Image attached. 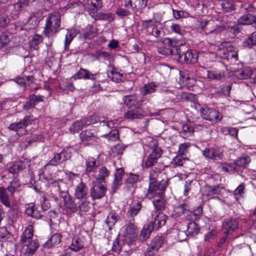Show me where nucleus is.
Returning a JSON list of instances; mask_svg holds the SVG:
<instances>
[{"label": "nucleus", "instance_id": "f257e3e1", "mask_svg": "<svg viewBox=\"0 0 256 256\" xmlns=\"http://www.w3.org/2000/svg\"><path fill=\"white\" fill-rule=\"evenodd\" d=\"M164 42L170 48H168L167 52L162 54L178 55L179 62L182 64H194L197 62L198 54L196 50H190L186 52L182 51L181 48L174 46L172 40L169 38H166Z\"/></svg>", "mask_w": 256, "mask_h": 256}, {"label": "nucleus", "instance_id": "f03ea898", "mask_svg": "<svg viewBox=\"0 0 256 256\" xmlns=\"http://www.w3.org/2000/svg\"><path fill=\"white\" fill-rule=\"evenodd\" d=\"M33 235V227L29 225L21 236L22 252L24 256H32L39 247L38 240L34 239Z\"/></svg>", "mask_w": 256, "mask_h": 256}, {"label": "nucleus", "instance_id": "7ed1b4c3", "mask_svg": "<svg viewBox=\"0 0 256 256\" xmlns=\"http://www.w3.org/2000/svg\"><path fill=\"white\" fill-rule=\"evenodd\" d=\"M61 25V15L58 12L49 14L45 20L44 35L50 38L54 36L60 30Z\"/></svg>", "mask_w": 256, "mask_h": 256}, {"label": "nucleus", "instance_id": "20e7f679", "mask_svg": "<svg viewBox=\"0 0 256 256\" xmlns=\"http://www.w3.org/2000/svg\"><path fill=\"white\" fill-rule=\"evenodd\" d=\"M160 174V171L158 168L153 170L150 172L149 186L148 191L150 197L152 196V194L154 192H157L158 194H162V192L166 190V188L168 186V180H162L159 183L157 182V179Z\"/></svg>", "mask_w": 256, "mask_h": 256}, {"label": "nucleus", "instance_id": "39448f33", "mask_svg": "<svg viewBox=\"0 0 256 256\" xmlns=\"http://www.w3.org/2000/svg\"><path fill=\"white\" fill-rule=\"evenodd\" d=\"M168 218V216L163 213L158 214L154 218V222H152L144 226L140 235V239L142 240L148 239L154 229L158 230L165 225Z\"/></svg>", "mask_w": 256, "mask_h": 256}, {"label": "nucleus", "instance_id": "423d86ee", "mask_svg": "<svg viewBox=\"0 0 256 256\" xmlns=\"http://www.w3.org/2000/svg\"><path fill=\"white\" fill-rule=\"evenodd\" d=\"M250 162L248 156L240 158L234 161L232 163H225L221 164V169L223 172L234 174L238 172L244 168H246Z\"/></svg>", "mask_w": 256, "mask_h": 256}, {"label": "nucleus", "instance_id": "0eeeda50", "mask_svg": "<svg viewBox=\"0 0 256 256\" xmlns=\"http://www.w3.org/2000/svg\"><path fill=\"white\" fill-rule=\"evenodd\" d=\"M200 112L203 119L210 121L212 124L220 122L222 118V114L218 110L206 106L202 107Z\"/></svg>", "mask_w": 256, "mask_h": 256}, {"label": "nucleus", "instance_id": "6e6552de", "mask_svg": "<svg viewBox=\"0 0 256 256\" xmlns=\"http://www.w3.org/2000/svg\"><path fill=\"white\" fill-rule=\"evenodd\" d=\"M123 231L126 242L129 245L134 244L138 236L136 226L134 223L130 221L123 227Z\"/></svg>", "mask_w": 256, "mask_h": 256}, {"label": "nucleus", "instance_id": "1a4fd4ad", "mask_svg": "<svg viewBox=\"0 0 256 256\" xmlns=\"http://www.w3.org/2000/svg\"><path fill=\"white\" fill-rule=\"evenodd\" d=\"M70 157L71 154L70 152H68V150H63L60 152L54 154L53 158L46 165V166L49 165L52 166L60 165L70 159Z\"/></svg>", "mask_w": 256, "mask_h": 256}, {"label": "nucleus", "instance_id": "9d476101", "mask_svg": "<svg viewBox=\"0 0 256 256\" xmlns=\"http://www.w3.org/2000/svg\"><path fill=\"white\" fill-rule=\"evenodd\" d=\"M142 208L141 202L137 200H133L128 204L126 212V217L130 222L134 220V218Z\"/></svg>", "mask_w": 256, "mask_h": 256}, {"label": "nucleus", "instance_id": "9b49d317", "mask_svg": "<svg viewBox=\"0 0 256 256\" xmlns=\"http://www.w3.org/2000/svg\"><path fill=\"white\" fill-rule=\"evenodd\" d=\"M122 101L128 108H141L143 102V100L136 94L124 96Z\"/></svg>", "mask_w": 256, "mask_h": 256}, {"label": "nucleus", "instance_id": "f8f14e48", "mask_svg": "<svg viewBox=\"0 0 256 256\" xmlns=\"http://www.w3.org/2000/svg\"><path fill=\"white\" fill-rule=\"evenodd\" d=\"M92 187L90 190V196L93 200L100 199L104 196L106 188L101 183L93 182Z\"/></svg>", "mask_w": 256, "mask_h": 256}, {"label": "nucleus", "instance_id": "ddd939ff", "mask_svg": "<svg viewBox=\"0 0 256 256\" xmlns=\"http://www.w3.org/2000/svg\"><path fill=\"white\" fill-rule=\"evenodd\" d=\"M222 226L224 232L226 236L232 234L238 228L237 220L232 218L225 219Z\"/></svg>", "mask_w": 256, "mask_h": 256}, {"label": "nucleus", "instance_id": "4468645a", "mask_svg": "<svg viewBox=\"0 0 256 256\" xmlns=\"http://www.w3.org/2000/svg\"><path fill=\"white\" fill-rule=\"evenodd\" d=\"M147 5V0H124V6L134 12H140Z\"/></svg>", "mask_w": 256, "mask_h": 256}, {"label": "nucleus", "instance_id": "2eb2a0df", "mask_svg": "<svg viewBox=\"0 0 256 256\" xmlns=\"http://www.w3.org/2000/svg\"><path fill=\"white\" fill-rule=\"evenodd\" d=\"M165 190H162V194H158L157 192H154L152 194L153 196L152 197L148 196V192L146 194L148 198L151 199L154 198L153 204L156 210L161 211L165 208V200L164 198V192Z\"/></svg>", "mask_w": 256, "mask_h": 256}, {"label": "nucleus", "instance_id": "dca6fc26", "mask_svg": "<svg viewBox=\"0 0 256 256\" xmlns=\"http://www.w3.org/2000/svg\"><path fill=\"white\" fill-rule=\"evenodd\" d=\"M34 120L32 116H26L20 122L11 124L8 126V129L17 132L19 129L24 128L32 124Z\"/></svg>", "mask_w": 256, "mask_h": 256}, {"label": "nucleus", "instance_id": "f3484780", "mask_svg": "<svg viewBox=\"0 0 256 256\" xmlns=\"http://www.w3.org/2000/svg\"><path fill=\"white\" fill-rule=\"evenodd\" d=\"M26 168V164L24 162L17 161L10 165L8 168V172L12 174L14 178H16L19 172L24 170Z\"/></svg>", "mask_w": 256, "mask_h": 256}, {"label": "nucleus", "instance_id": "a211bd4d", "mask_svg": "<svg viewBox=\"0 0 256 256\" xmlns=\"http://www.w3.org/2000/svg\"><path fill=\"white\" fill-rule=\"evenodd\" d=\"M140 180V176L132 173L128 174L126 182V187L128 190L132 193L137 186V183Z\"/></svg>", "mask_w": 256, "mask_h": 256}, {"label": "nucleus", "instance_id": "6ab92c4d", "mask_svg": "<svg viewBox=\"0 0 256 256\" xmlns=\"http://www.w3.org/2000/svg\"><path fill=\"white\" fill-rule=\"evenodd\" d=\"M162 154V149H157L155 152H152L148 156L144 164L146 168H148L154 166L158 162V160Z\"/></svg>", "mask_w": 256, "mask_h": 256}, {"label": "nucleus", "instance_id": "aec40b11", "mask_svg": "<svg viewBox=\"0 0 256 256\" xmlns=\"http://www.w3.org/2000/svg\"><path fill=\"white\" fill-rule=\"evenodd\" d=\"M88 188L86 184L81 180L74 189V196L77 199L86 198L88 194Z\"/></svg>", "mask_w": 256, "mask_h": 256}, {"label": "nucleus", "instance_id": "412c9836", "mask_svg": "<svg viewBox=\"0 0 256 256\" xmlns=\"http://www.w3.org/2000/svg\"><path fill=\"white\" fill-rule=\"evenodd\" d=\"M98 74H92L88 70L81 68L76 72L72 76L74 80L84 79V80H96L97 78Z\"/></svg>", "mask_w": 256, "mask_h": 256}, {"label": "nucleus", "instance_id": "4be33fe9", "mask_svg": "<svg viewBox=\"0 0 256 256\" xmlns=\"http://www.w3.org/2000/svg\"><path fill=\"white\" fill-rule=\"evenodd\" d=\"M144 116V112L142 108H128L124 114V118L128 120L141 118Z\"/></svg>", "mask_w": 256, "mask_h": 256}, {"label": "nucleus", "instance_id": "5701e85b", "mask_svg": "<svg viewBox=\"0 0 256 256\" xmlns=\"http://www.w3.org/2000/svg\"><path fill=\"white\" fill-rule=\"evenodd\" d=\"M202 154L205 157L214 160H220L222 156V152L216 148H206L202 151Z\"/></svg>", "mask_w": 256, "mask_h": 256}, {"label": "nucleus", "instance_id": "b1692460", "mask_svg": "<svg viewBox=\"0 0 256 256\" xmlns=\"http://www.w3.org/2000/svg\"><path fill=\"white\" fill-rule=\"evenodd\" d=\"M80 137L82 141L90 142V144L93 142H96L98 139L96 131L94 129L87 130L82 132L80 134Z\"/></svg>", "mask_w": 256, "mask_h": 256}, {"label": "nucleus", "instance_id": "393cba45", "mask_svg": "<svg viewBox=\"0 0 256 256\" xmlns=\"http://www.w3.org/2000/svg\"><path fill=\"white\" fill-rule=\"evenodd\" d=\"M124 174L123 168H118L116 170L114 178L112 184V188L114 192H115L122 185V178Z\"/></svg>", "mask_w": 256, "mask_h": 256}, {"label": "nucleus", "instance_id": "a878e982", "mask_svg": "<svg viewBox=\"0 0 256 256\" xmlns=\"http://www.w3.org/2000/svg\"><path fill=\"white\" fill-rule=\"evenodd\" d=\"M190 209V205L187 203H184L174 208L173 214L176 217L185 215L186 218L188 220Z\"/></svg>", "mask_w": 256, "mask_h": 256}, {"label": "nucleus", "instance_id": "bb28decb", "mask_svg": "<svg viewBox=\"0 0 256 256\" xmlns=\"http://www.w3.org/2000/svg\"><path fill=\"white\" fill-rule=\"evenodd\" d=\"M62 238L60 234L56 233L52 234L43 244L44 248L48 249L57 246L60 242Z\"/></svg>", "mask_w": 256, "mask_h": 256}, {"label": "nucleus", "instance_id": "cd10ccee", "mask_svg": "<svg viewBox=\"0 0 256 256\" xmlns=\"http://www.w3.org/2000/svg\"><path fill=\"white\" fill-rule=\"evenodd\" d=\"M238 22L240 25H252L256 22V16L252 14H244L239 18Z\"/></svg>", "mask_w": 256, "mask_h": 256}, {"label": "nucleus", "instance_id": "c85d7f7f", "mask_svg": "<svg viewBox=\"0 0 256 256\" xmlns=\"http://www.w3.org/2000/svg\"><path fill=\"white\" fill-rule=\"evenodd\" d=\"M84 245V237L81 235L74 236L70 246L71 250L77 252L81 250Z\"/></svg>", "mask_w": 256, "mask_h": 256}, {"label": "nucleus", "instance_id": "c756f323", "mask_svg": "<svg viewBox=\"0 0 256 256\" xmlns=\"http://www.w3.org/2000/svg\"><path fill=\"white\" fill-rule=\"evenodd\" d=\"M164 242V238L162 236H156L154 237L148 244L149 250H153L158 252L162 247Z\"/></svg>", "mask_w": 256, "mask_h": 256}, {"label": "nucleus", "instance_id": "7c9ffc66", "mask_svg": "<svg viewBox=\"0 0 256 256\" xmlns=\"http://www.w3.org/2000/svg\"><path fill=\"white\" fill-rule=\"evenodd\" d=\"M130 246L124 240H122L116 238L113 243L112 250L118 254L122 250L126 251V247Z\"/></svg>", "mask_w": 256, "mask_h": 256}, {"label": "nucleus", "instance_id": "2f4dec72", "mask_svg": "<svg viewBox=\"0 0 256 256\" xmlns=\"http://www.w3.org/2000/svg\"><path fill=\"white\" fill-rule=\"evenodd\" d=\"M95 20H106L112 22L114 20V14L110 12H98L92 16Z\"/></svg>", "mask_w": 256, "mask_h": 256}, {"label": "nucleus", "instance_id": "473e14b6", "mask_svg": "<svg viewBox=\"0 0 256 256\" xmlns=\"http://www.w3.org/2000/svg\"><path fill=\"white\" fill-rule=\"evenodd\" d=\"M110 171L105 166H102L98 171L96 182L97 183L106 182V178L110 176Z\"/></svg>", "mask_w": 256, "mask_h": 256}, {"label": "nucleus", "instance_id": "72a5a7b5", "mask_svg": "<svg viewBox=\"0 0 256 256\" xmlns=\"http://www.w3.org/2000/svg\"><path fill=\"white\" fill-rule=\"evenodd\" d=\"M102 0H90V4L89 5L88 12L92 16L102 8Z\"/></svg>", "mask_w": 256, "mask_h": 256}, {"label": "nucleus", "instance_id": "f704fd0d", "mask_svg": "<svg viewBox=\"0 0 256 256\" xmlns=\"http://www.w3.org/2000/svg\"><path fill=\"white\" fill-rule=\"evenodd\" d=\"M21 187L22 186L19 181L14 178L10 182L6 189L10 193V196H13L15 192L20 191Z\"/></svg>", "mask_w": 256, "mask_h": 256}, {"label": "nucleus", "instance_id": "c9c22d12", "mask_svg": "<svg viewBox=\"0 0 256 256\" xmlns=\"http://www.w3.org/2000/svg\"><path fill=\"white\" fill-rule=\"evenodd\" d=\"M224 190L222 187L218 185L216 186H208L206 188V192L208 196H211L212 198H218L214 196V194H220Z\"/></svg>", "mask_w": 256, "mask_h": 256}, {"label": "nucleus", "instance_id": "e433bc0d", "mask_svg": "<svg viewBox=\"0 0 256 256\" xmlns=\"http://www.w3.org/2000/svg\"><path fill=\"white\" fill-rule=\"evenodd\" d=\"M256 46V32L250 34L242 42V46L244 48H251Z\"/></svg>", "mask_w": 256, "mask_h": 256}, {"label": "nucleus", "instance_id": "4c0bfd02", "mask_svg": "<svg viewBox=\"0 0 256 256\" xmlns=\"http://www.w3.org/2000/svg\"><path fill=\"white\" fill-rule=\"evenodd\" d=\"M86 171L87 172H94L98 166L99 162L95 158L90 157L86 160Z\"/></svg>", "mask_w": 256, "mask_h": 256}, {"label": "nucleus", "instance_id": "58836bf2", "mask_svg": "<svg viewBox=\"0 0 256 256\" xmlns=\"http://www.w3.org/2000/svg\"><path fill=\"white\" fill-rule=\"evenodd\" d=\"M157 85L155 82H151L144 84L140 90L142 95L146 96L155 92Z\"/></svg>", "mask_w": 256, "mask_h": 256}, {"label": "nucleus", "instance_id": "ea45409f", "mask_svg": "<svg viewBox=\"0 0 256 256\" xmlns=\"http://www.w3.org/2000/svg\"><path fill=\"white\" fill-rule=\"evenodd\" d=\"M118 220V216L114 211L110 212L108 215L106 220V224L108 226V228L111 230Z\"/></svg>", "mask_w": 256, "mask_h": 256}, {"label": "nucleus", "instance_id": "a19ab883", "mask_svg": "<svg viewBox=\"0 0 256 256\" xmlns=\"http://www.w3.org/2000/svg\"><path fill=\"white\" fill-rule=\"evenodd\" d=\"M0 202L7 208L10 206L9 196L6 192V189L3 186L0 187Z\"/></svg>", "mask_w": 256, "mask_h": 256}, {"label": "nucleus", "instance_id": "79ce46f5", "mask_svg": "<svg viewBox=\"0 0 256 256\" xmlns=\"http://www.w3.org/2000/svg\"><path fill=\"white\" fill-rule=\"evenodd\" d=\"M199 230L200 228L198 224L196 222H192L187 225L186 234L188 236H194L198 234Z\"/></svg>", "mask_w": 256, "mask_h": 256}, {"label": "nucleus", "instance_id": "37998d69", "mask_svg": "<svg viewBox=\"0 0 256 256\" xmlns=\"http://www.w3.org/2000/svg\"><path fill=\"white\" fill-rule=\"evenodd\" d=\"M84 121V119L80 120H76L73 122L70 127V130L72 133L78 132L82 130L84 126H86Z\"/></svg>", "mask_w": 256, "mask_h": 256}, {"label": "nucleus", "instance_id": "c03bdc74", "mask_svg": "<svg viewBox=\"0 0 256 256\" xmlns=\"http://www.w3.org/2000/svg\"><path fill=\"white\" fill-rule=\"evenodd\" d=\"M77 34V32L75 29L68 30L66 34L64 40V48L66 50L68 48L69 45L72 40L73 38Z\"/></svg>", "mask_w": 256, "mask_h": 256}, {"label": "nucleus", "instance_id": "a18cd8bd", "mask_svg": "<svg viewBox=\"0 0 256 256\" xmlns=\"http://www.w3.org/2000/svg\"><path fill=\"white\" fill-rule=\"evenodd\" d=\"M144 145L150 148L152 152H155L157 149H161L158 146V143L156 140L153 139L152 138H148L143 142Z\"/></svg>", "mask_w": 256, "mask_h": 256}, {"label": "nucleus", "instance_id": "49530a36", "mask_svg": "<svg viewBox=\"0 0 256 256\" xmlns=\"http://www.w3.org/2000/svg\"><path fill=\"white\" fill-rule=\"evenodd\" d=\"M42 36L39 34H34L30 42V46L34 50H37L38 45L42 42Z\"/></svg>", "mask_w": 256, "mask_h": 256}, {"label": "nucleus", "instance_id": "de8ad7c7", "mask_svg": "<svg viewBox=\"0 0 256 256\" xmlns=\"http://www.w3.org/2000/svg\"><path fill=\"white\" fill-rule=\"evenodd\" d=\"M226 60L232 62H235L238 58V52L234 50L233 46H229V50L226 55Z\"/></svg>", "mask_w": 256, "mask_h": 256}, {"label": "nucleus", "instance_id": "09e8293b", "mask_svg": "<svg viewBox=\"0 0 256 256\" xmlns=\"http://www.w3.org/2000/svg\"><path fill=\"white\" fill-rule=\"evenodd\" d=\"M80 200L78 208L80 210L83 212L89 211L91 208L90 202L86 200V198Z\"/></svg>", "mask_w": 256, "mask_h": 256}, {"label": "nucleus", "instance_id": "8fccbe9b", "mask_svg": "<svg viewBox=\"0 0 256 256\" xmlns=\"http://www.w3.org/2000/svg\"><path fill=\"white\" fill-rule=\"evenodd\" d=\"M252 74L250 70L247 68H244L238 70L236 74L238 78L244 80L249 78Z\"/></svg>", "mask_w": 256, "mask_h": 256}, {"label": "nucleus", "instance_id": "3c124183", "mask_svg": "<svg viewBox=\"0 0 256 256\" xmlns=\"http://www.w3.org/2000/svg\"><path fill=\"white\" fill-rule=\"evenodd\" d=\"M202 208L200 206L198 207L194 212L190 209L188 220H193L198 218L202 215Z\"/></svg>", "mask_w": 256, "mask_h": 256}, {"label": "nucleus", "instance_id": "603ef678", "mask_svg": "<svg viewBox=\"0 0 256 256\" xmlns=\"http://www.w3.org/2000/svg\"><path fill=\"white\" fill-rule=\"evenodd\" d=\"M86 126L91 124H97L98 122H102L100 118L98 116L94 115L84 118Z\"/></svg>", "mask_w": 256, "mask_h": 256}, {"label": "nucleus", "instance_id": "864d4df0", "mask_svg": "<svg viewBox=\"0 0 256 256\" xmlns=\"http://www.w3.org/2000/svg\"><path fill=\"white\" fill-rule=\"evenodd\" d=\"M66 208L72 212H75L78 210L77 204L71 198L64 202Z\"/></svg>", "mask_w": 256, "mask_h": 256}, {"label": "nucleus", "instance_id": "5fc2aeb1", "mask_svg": "<svg viewBox=\"0 0 256 256\" xmlns=\"http://www.w3.org/2000/svg\"><path fill=\"white\" fill-rule=\"evenodd\" d=\"M208 77L212 80H220L224 77V74L218 70L208 71Z\"/></svg>", "mask_w": 256, "mask_h": 256}, {"label": "nucleus", "instance_id": "6e6d98bb", "mask_svg": "<svg viewBox=\"0 0 256 256\" xmlns=\"http://www.w3.org/2000/svg\"><path fill=\"white\" fill-rule=\"evenodd\" d=\"M186 161V158H182V156L178 154L173 158L171 164L173 165L174 168H176V166H182Z\"/></svg>", "mask_w": 256, "mask_h": 256}, {"label": "nucleus", "instance_id": "4d7b16f0", "mask_svg": "<svg viewBox=\"0 0 256 256\" xmlns=\"http://www.w3.org/2000/svg\"><path fill=\"white\" fill-rule=\"evenodd\" d=\"M104 136L110 140L115 141L118 138L119 134L116 129H114L112 130L108 134H104Z\"/></svg>", "mask_w": 256, "mask_h": 256}, {"label": "nucleus", "instance_id": "13d9d810", "mask_svg": "<svg viewBox=\"0 0 256 256\" xmlns=\"http://www.w3.org/2000/svg\"><path fill=\"white\" fill-rule=\"evenodd\" d=\"M10 234L5 227L0 228V242H6L10 238Z\"/></svg>", "mask_w": 256, "mask_h": 256}, {"label": "nucleus", "instance_id": "bf43d9fd", "mask_svg": "<svg viewBox=\"0 0 256 256\" xmlns=\"http://www.w3.org/2000/svg\"><path fill=\"white\" fill-rule=\"evenodd\" d=\"M39 23V20H38V18L33 15L30 16L28 18V20H27V25L30 26V28L32 29L36 27Z\"/></svg>", "mask_w": 256, "mask_h": 256}, {"label": "nucleus", "instance_id": "052dcab7", "mask_svg": "<svg viewBox=\"0 0 256 256\" xmlns=\"http://www.w3.org/2000/svg\"><path fill=\"white\" fill-rule=\"evenodd\" d=\"M170 29L172 32H174L180 36H182L184 30H182L181 26L178 24L172 23L170 26Z\"/></svg>", "mask_w": 256, "mask_h": 256}, {"label": "nucleus", "instance_id": "680f3d73", "mask_svg": "<svg viewBox=\"0 0 256 256\" xmlns=\"http://www.w3.org/2000/svg\"><path fill=\"white\" fill-rule=\"evenodd\" d=\"M229 50V46L228 48H224V46L219 47L217 48L216 52L218 56L222 58L226 59V55Z\"/></svg>", "mask_w": 256, "mask_h": 256}, {"label": "nucleus", "instance_id": "e2e57ef3", "mask_svg": "<svg viewBox=\"0 0 256 256\" xmlns=\"http://www.w3.org/2000/svg\"><path fill=\"white\" fill-rule=\"evenodd\" d=\"M111 80L117 83L120 82L122 81L123 75L118 72H111V76H109Z\"/></svg>", "mask_w": 256, "mask_h": 256}, {"label": "nucleus", "instance_id": "0e129e2a", "mask_svg": "<svg viewBox=\"0 0 256 256\" xmlns=\"http://www.w3.org/2000/svg\"><path fill=\"white\" fill-rule=\"evenodd\" d=\"M31 78L30 76L20 77L16 78V82L20 86H26L29 84Z\"/></svg>", "mask_w": 256, "mask_h": 256}, {"label": "nucleus", "instance_id": "69168bd1", "mask_svg": "<svg viewBox=\"0 0 256 256\" xmlns=\"http://www.w3.org/2000/svg\"><path fill=\"white\" fill-rule=\"evenodd\" d=\"M222 6L223 10L226 12H230L235 9L234 4L227 0H224L222 2Z\"/></svg>", "mask_w": 256, "mask_h": 256}, {"label": "nucleus", "instance_id": "338daca9", "mask_svg": "<svg viewBox=\"0 0 256 256\" xmlns=\"http://www.w3.org/2000/svg\"><path fill=\"white\" fill-rule=\"evenodd\" d=\"M96 35V32L89 30L80 34V38L84 40L87 39L90 40L92 38Z\"/></svg>", "mask_w": 256, "mask_h": 256}, {"label": "nucleus", "instance_id": "774afa93", "mask_svg": "<svg viewBox=\"0 0 256 256\" xmlns=\"http://www.w3.org/2000/svg\"><path fill=\"white\" fill-rule=\"evenodd\" d=\"M245 186L244 184H241L238 186L234 190V194L236 198L242 196L244 194V190Z\"/></svg>", "mask_w": 256, "mask_h": 256}]
</instances>
